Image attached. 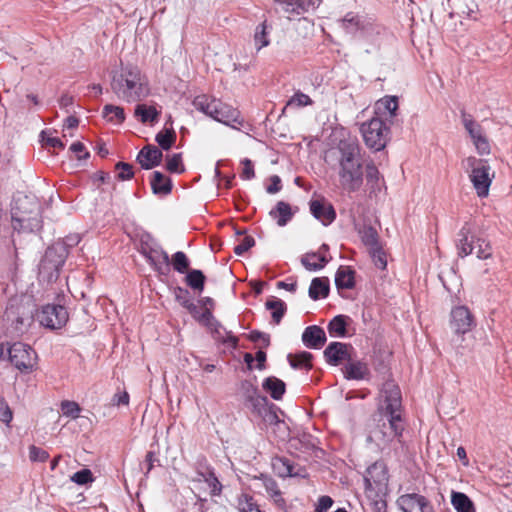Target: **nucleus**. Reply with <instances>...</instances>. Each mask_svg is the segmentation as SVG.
<instances>
[{
    "instance_id": "nucleus-1",
    "label": "nucleus",
    "mask_w": 512,
    "mask_h": 512,
    "mask_svg": "<svg viewBox=\"0 0 512 512\" xmlns=\"http://www.w3.org/2000/svg\"><path fill=\"white\" fill-rule=\"evenodd\" d=\"M383 404L378 408L376 425L369 431L367 442L374 443L376 447L384 451L397 440L401 443L404 431L402 418V398L399 387L392 381H388L382 388Z\"/></svg>"
},
{
    "instance_id": "nucleus-2",
    "label": "nucleus",
    "mask_w": 512,
    "mask_h": 512,
    "mask_svg": "<svg viewBox=\"0 0 512 512\" xmlns=\"http://www.w3.org/2000/svg\"><path fill=\"white\" fill-rule=\"evenodd\" d=\"M360 146L354 140H342L337 147L338 177L343 191L354 193L360 190L364 181Z\"/></svg>"
},
{
    "instance_id": "nucleus-3",
    "label": "nucleus",
    "mask_w": 512,
    "mask_h": 512,
    "mask_svg": "<svg viewBox=\"0 0 512 512\" xmlns=\"http://www.w3.org/2000/svg\"><path fill=\"white\" fill-rule=\"evenodd\" d=\"M110 87L116 97L125 103H136L150 94L149 81L136 65H125L111 72Z\"/></svg>"
},
{
    "instance_id": "nucleus-4",
    "label": "nucleus",
    "mask_w": 512,
    "mask_h": 512,
    "mask_svg": "<svg viewBox=\"0 0 512 512\" xmlns=\"http://www.w3.org/2000/svg\"><path fill=\"white\" fill-rule=\"evenodd\" d=\"M11 226L17 233H32L42 227V205L34 195H18L11 208Z\"/></svg>"
},
{
    "instance_id": "nucleus-5",
    "label": "nucleus",
    "mask_w": 512,
    "mask_h": 512,
    "mask_svg": "<svg viewBox=\"0 0 512 512\" xmlns=\"http://www.w3.org/2000/svg\"><path fill=\"white\" fill-rule=\"evenodd\" d=\"M367 506L372 512H385L387 508L389 472L386 463L378 460L367 467L364 474Z\"/></svg>"
},
{
    "instance_id": "nucleus-6",
    "label": "nucleus",
    "mask_w": 512,
    "mask_h": 512,
    "mask_svg": "<svg viewBox=\"0 0 512 512\" xmlns=\"http://www.w3.org/2000/svg\"><path fill=\"white\" fill-rule=\"evenodd\" d=\"M36 304L30 295L21 294L9 298L3 315L7 329L15 335L23 334L33 322Z\"/></svg>"
},
{
    "instance_id": "nucleus-7",
    "label": "nucleus",
    "mask_w": 512,
    "mask_h": 512,
    "mask_svg": "<svg viewBox=\"0 0 512 512\" xmlns=\"http://www.w3.org/2000/svg\"><path fill=\"white\" fill-rule=\"evenodd\" d=\"M456 246L460 257L475 253L477 258L486 260L493 254L490 242L477 234L474 225L468 222L460 229Z\"/></svg>"
},
{
    "instance_id": "nucleus-8",
    "label": "nucleus",
    "mask_w": 512,
    "mask_h": 512,
    "mask_svg": "<svg viewBox=\"0 0 512 512\" xmlns=\"http://www.w3.org/2000/svg\"><path fill=\"white\" fill-rule=\"evenodd\" d=\"M462 168L468 174L477 196L480 198L487 197L494 179V172L488 160L468 156L463 159Z\"/></svg>"
},
{
    "instance_id": "nucleus-9",
    "label": "nucleus",
    "mask_w": 512,
    "mask_h": 512,
    "mask_svg": "<svg viewBox=\"0 0 512 512\" xmlns=\"http://www.w3.org/2000/svg\"><path fill=\"white\" fill-rule=\"evenodd\" d=\"M66 258L67 252L63 244H52L48 247L39 264V280L46 283L56 281Z\"/></svg>"
},
{
    "instance_id": "nucleus-10",
    "label": "nucleus",
    "mask_w": 512,
    "mask_h": 512,
    "mask_svg": "<svg viewBox=\"0 0 512 512\" xmlns=\"http://www.w3.org/2000/svg\"><path fill=\"white\" fill-rule=\"evenodd\" d=\"M139 251L159 276L169 275L171 271L170 258L158 242L147 236L146 240H141Z\"/></svg>"
},
{
    "instance_id": "nucleus-11",
    "label": "nucleus",
    "mask_w": 512,
    "mask_h": 512,
    "mask_svg": "<svg viewBox=\"0 0 512 512\" xmlns=\"http://www.w3.org/2000/svg\"><path fill=\"white\" fill-rule=\"evenodd\" d=\"M360 131L368 148L380 151L386 147L390 129L380 117L362 123Z\"/></svg>"
},
{
    "instance_id": "nucleus-12",
    "label": "nucleus",
    "mask_w": 512,
    "mask_h": 512,
    "mask_svg": "<svg viewBox=\"0 0 512 512\" xmlns=\"http://www.w3.org/2000/svg\"><path fill=\"white\" fill-rule=\"evenodd\" d=\"M461 122L469 134L477 153L481 156L489 155L491 147L488 138L484 134L482 126L465 111L461 112Z\"/></svg>"
},
{
    "instance_id": "nucleus-13",
    "label": "nucleus",
    "mask_w": 512,
    "mask_h": 512,
    "mask_svg": "<svg viewBox=\"0 0 512 512\" xmlns=\"http://www.w3.org/2000/svg\"><path fill=\"white\" fill-rule=\"evenodd\" d=\"M9 360L20 371H30L33 368L35 352L31 346L15 342L8 348Z\"/></svg>"
},
{
    "instance_id": "nucleus-14",
    "label": "nucleus",
    "mask_w": 512,
    "mask_h": 512,
    "mask_svg": "<svg viewBox=\"0 0 512 512\" xmlns=\"http://www.w3.org/2000/svg\"><path fill=\"white\" fill-rule=\"evenodd\" d=\"M68 320L67 309L62 305L48 304L44 306L39 314L41 325L50 329H59Z\"/></svg>"
},
{
    "instance_id": "nucleus-15",
    "label": "nucleus",
    "mask_w": 512,
    "mask_h": 512,
    "mask_svg": "<svg viewBox=\"0 0 512 512\" xmlns=\"http://www.w3.org/2000/svg\"><path fill=\"white\" fill-rule=\"evenodd\" d=\"M450 325L455 334L464 335L475 326V321L466 306H457L451 311Z\"/></svg>"
},
{
    "instance_id": "nucleus-16",
    "label": "nucleus",
    "mask_w": 512,
    "mask_h": 512,
    "mask_svg": "<svg viewBox=\"0 0 512 512\" xmlns=\"http://www.w3.org/2000/svg\"><path fill=\"white\" fill-rule=\"evenodd\" d=\"M212 118L218 122L223 123L226 126L234 129H239L238 126L243 124V119L240 117V112L232 106L223 103L219 100L216 104V108L213 110Z\"/></svg>"
},
{
    "instance_id": "nucleus-17",
    "label": "nucleus",
    "mask_w": 512,
    "mask_h": 512,
    "mask_svg": "<svg viewBox=\"0 0 512 512\" xmlns=\"http://www.w3.org/2000/svg\"><path fill=\"white\" fill-rule=\"evenodd\" d=\"M196 471L198 480L207 484L211 495L217 496L221 494L223 486L215 475L214 469L207 464V461L204 457L198 460Z\"/></svg>"
},
{
    "instance_id": "nucleus-18",
    "label": "nucleus",
    "mask_w": 512,
    "mask_h": 512,
    "mask_svg": "<svg viewBox=\"0 0 512 512\" xmlns=\"http://www.w3.org/2000/svg\"><path fill=\"white\" fill-rule=\"evenodd\" d=\"M369 21L370 19L365 16L349 12L339 20V25L346 34L350 35L353 39L359 40Z\"/></svg>"
},
{
    "instance_id": "nucleus-19",
    "label": "nucleus",
    "mask_w": 512,
    "mask_h": 512,
    "mask_svg": "<svg viewBox=\"0 0 512 512\" xmlns=\"http://www.w3.org/2000/svg\"><path fill=\"white\" fill-rule=\"evenodd\" d=\"M353 347L342 342H331L324 350V357L328 364L338 366L350 359Z\"/></svg>"
},
{
    "instance_id": "nucleus-20",
    "label": "nucleus",
    "mask_w": 512,
    "mask_h": 512,
    "mask_svg": "<svg viewBox=\"0 0 512 512\" xmlns=\"http://www.w3.org/2000/svg\"><path fill=\"white\" fill-rule=\"evenodd\" d=\"M288 14L301 15L318 8L322 0H274Z\"/></svg>"
},
{
    "instance_id": "nucleus-21",
    "label": "nucleus",
    "mask_w": 512,
    "mask_h": 512,
    "mask_svg": "<svg viewBox=\"0 0 512 512\" xmlns=\"http://www.w3.org/2000/svg\"><path fill=\"white\" fill-rule=\"evenodd\" d=\"M342 373L347 380H366L370 377V369L367 362L350 359L342 367Z\"/></svg>"
},
{
    "instance_id": "nucleus-22",
    "label": "nucleus",
    "mask_w": 512,
    "mask_h": 512,
    "mask_svg": "<svg viewBox=\"0 0 512 512\" xmlns=\"http://www.w3.org/2000/svg\"><path fill=\"white\" fill-rule=\"evenodd\" d=\"M311 214L323 225L331 224L336 218V212L333 205L325 199L310 201Z\"/></svg>"
},
{
    "instance_id": "nucleus-23",
    "label": "nucleus",
    "mask_w": 512,
    "mask_h": 512,
    "mask_svg": "<svg viewBox=\"0 0 512 512\" xmlns=\"http://www.w3.org/2000/svg\"><path fill=\"white\" fill-rule=\"evenodd\" d=\"M162 151L154 146H144L137 155V161L143 169H152L161 163Z\"/></svg>"
},
{
    "instance_id": "nucleus-24",
    "label": "nucleus",
    "mask_w": 512,
    "mask_h": 512,
    "mask_svg": "<svg viewBox=\"0 0 512 512\" xmlns=\"http://www.w3.org/2000/svg\"><path fill=\"white\" fill-rule=\"evenodd\" d=\"M326 340L325 331L317 325L306 327L302 334L304 345L310 349H320Z\"/></svg>"
},
{
    "instance_id": "nucleus-25",
    "label": "nucleus",
    "mask_w": 512,
    "mask_h": 512,
    "mask_svg": "<svg viewBox=\"0 0 512 512\" xmlns=\"http://www.w3.org/2000/svg\"><path fill=\"white\" fill-rule=\"evenodd\" d=\"M397 503L402 512H413L414 510L423 512L428 505L426 498L416 493L400 496Z\"/></svg>"
},
{
    "instance_id": "nucleus-26",
    "label": "nucleus",
    "mask_w": 512,
    "mask_h": 512,
    "mask_svg": "<svg viewBox=\"0 0 512 512\" xmlns=\"http://www.w3.org/2000/svg\"><path fill=\"white\" fill-rule=\"evenodd\" d=\"M384 34L385 29L370 19L365 29L361 33L359 40L367 44H371L374 47H379Z\"/></svg>"
},
{
    "instance_id": "nucleus-27",
    "label": "nucleus",
    "mask_w": 512,
    "mask_h": 512,
    "mask_svg": "<svg viewBox=\"0 0 512 512\" xmlns=\"http://www.w3.org/2000/svg\"><path fill=\"white\" fill-rule=\"evenodd\" d=\"M322 250L327 251L328 246L323 244L320 247L319 252H309L303 255L301 258L302 265L309 271H317L324 268V266L328 263V259L324 254L321 253Z\"/></svg>"
},
{
    "instance_id": "nucleus-28",
    "label": "nucleus",
    "mask_w": 512,
    "mask_h": 512,
    "mask_svg": "<svg viewBox=\"0 0 512 512\" xmlns=\"http://www.w3.org/2000/svg\"><path fill=\"white\" fill-rule=\"evenodd\" d=\"M294 211L292 210L289 203L285 201L277 202L276 206L269 212V215L272 219L276 220L277 225L283 227L287 225L289 221L294 216Z\"/></svg>"
},
{
    "instance_id": "nucleus-29",
    "label": "nucleus",
    "mask_w": 512,
    "mask_h": 512,
    "mask_svg": "<svg viewBox=\"0 0 512 512\" xmlns=\"http://www.w3.org/2000/svg\"><path fill=\"white\" fill-rule=\"evenodd\" d=\"M335 285L338 289H352L355 285V271L350 266L341 265L335 275Z\"/></svg>"
},
{
    "instance_id": "nucleus-30",
    "label": "nucleus",
    "mask_w": 512,
    "mask_h": 512,
    "mask_svg": "<svg viewBox=\"0 0 512 512\" xmlns=\"http://www.w3.org/2000/svg\"><path fill=\"white\" fill-rule=\"evenodd\" d=\"M262 387L276 401L281 400L286 391V384L274 376L265 378Z\"/></svg>"
},
{
    "instance_id": "nucleus-31",
    "label": "nucleus",
    "mask_w": 512,
    "mask_h": 512,
    "mask_svg": "<svg viewBox=\"0 0 512 512\" xmlns=\"http://www.w3.org/2000/svg\"><path fill=\"white\" fill-rule=\"evenodd\" d=\"M272 31V25L266 20L258 24L254 31V45L257 51L267 47L270 44V34Z\"/></svg>"
},
{
    "instance_id": "nucleus-32",
    "label": "nucleus",
    "mask_w": 512,
    "mask_h": 512,
    "mask_svg": "<svg viewBox=\"0 0 512 512\" xmlns=\"http://www.w3.org/2000/svg\"><path fill=\"white\" fill-rule=\"evenodd\" d=\"M260 480L262 481V484L268 493V495L271 497V499L274 501V503L277 505L279 509H283L285 506V501L282 498V493L278 488V485L276 481L266 475H261Z\"/></svg>"
},
{
    "instance_id": "nucleus-33",
    "label": "nucleus",
    "mask_w": 512,
    "mask_h": 512,
    "mask_svg": "<svg viewBox=\"0 0 512 512\" xmlns=\"http://www.w3.org/2000/svg\"><path fill=\"white\" fill-rule=\"evenodd\" d=\"M272 466L277 475L283 478L300 475V472L296 470L293 463L285 457H276L273 459Z\"/></svg>"
},
{
    "instance_id": "nucleus-34",
    "label": "nucleus",
    "mask_w": 512,
    "mask_h": 512,
    "mask_svg": "<svg viewBox=\"0 0 512 512\" xmlns=\"http://www.w3.org/2000/svg\"><path fill=\"white\" fill-rule=\"evenodd\" d=\"M151 188L154 194L167 195L172 190V181L163 173L155 171L151 179Z\"/></svg>"
},
{
    "instance_id": "nucleus-35",
    "label": "nucleus",
    "mask_w": 512,
    "mask_h": 512,
    "mask_svg": "<svg viewBox=\"0 0 512 512\" xmlns=\"http://www.w3.org/2000/svg\"><path fill=\"white\" fill-rule=\"evenodd\" d=\"M247 400L251 404L253 412L257 415L268 407L267 398L258 394V389L252 384H249V389L247 390Z\"/></svg>"
},
{
    "instance_id": "nucleus-36",
    "label": "nucleus",
    "mask_w": 512,
    "mask_h": 512,
    "mask_svg": "<svg viewBox=\"0 0 512 512\" xmlns=\"http://www.w3.org/2000/svg\"><path fill=\"white\" fill-rule=\"evenodd\" d=\"M218 102V99L211 98L207 95H198L194 98L192 104L196 110L212 118L213 110L216 108Z\"/></svg>"
},
{
    "instance_id": "nucleus-37",
    "label": "nucleus",
    "mask_w": 512,
    "mask_h": 512,
    "mask_svg": "<svg viewBox=\"0 0 512 512\" xmlns=\"http://www.w3.org/2000/svg\"><path fill=\"white\" fill-rule=\"evenodd\" d=\"M451 504L457 512H474L472 500L462 492L452 491Z\"/></svg>"
},
{
    "instance_id": "nucleus-38",
    "label": "nucleus",
    "mask_w": 512,
    "mask_h": 512,
    "mask_svg": "<svg viewBox=\"0 0 512 512\" xmlns=\"http://www.w3.org/2000/svg\"><path fill=\"white\" fill-rule=\"evenodd\" d=\"M329 293V281L327 278H314L309 287V297L313 300L325 298Z\"/></svg>"
},
{
    "instance_id": "nucleus-39",
    "label": "nucleus",
    "mask_w": 512,
    "mask_h": 512,
    "mask_svg": "<svg viewBox=\"0 0 512 512\" xmlns=\"http://www.w3.org/2000/svg\"><path fill=\"white\" fill-rule=\"evenodd\" d=\"M365 177L370 194L376 193L381 189V175L377 167L373 163H369L365 167Z\"/></svg>"
},
{
    "instance_id": "nucleus-40",
    "label": "nucleus",
    "mask_w": 512,
    "mask_h": 512,
    "mask_svg": "<svg viewBox=\"0 0 512 512\" xmlns=\"http://www.w3.org/2000/svg\"><path fill=\"white\" fill-rule=\"evenodd\" d=\"M265 307L272 311V319L275 324H279L285 315L287 306L286 303L276 297H271L265 303Z\"/></svg>"
},
{
    "instance_id": "nucleus-41",
    "label": "nucleus",
    "mask_w": 512,
    "mask_h": 512,
    "mask_svg": "<svg viewBox=\"0 0 512 512\" xmlns=\"http://www.w3.org/2000/svg\"><path fill=\"white\" fill-rule=\"evenodd\" d=\"M134 115L139 118L141 123L156 122L160 112L153 106H146L145 104H138L135 107Z\"/></svg>"
},
{
    "instance_id": "nucleus-42",
    "label": "nucleus",
    "mask_w": 512,
    "mask_h": 512,
    "mask_svg": "<svg viewBox=\"0 0 512 512\" xmlns=\"http://www.w3.org/2000/svg\"><path fill=\"white\" fill-rule=\"evenodd\" d=\"M359 235L363 244L369 247L370 250L380 246L378 233L372 226L364 225L359 229Z\"/></svg>"
},
{
    "instance_id": "nucleus-43",
    "label": "nucleus",
    "mask_w": 512,
    "mask_h": 512,
    "mask_svg": "<svg viewBox=\"0 0 512 512\" xmlns=\"http://www.w3.org/2000/svg\"><path fill=\"white\" fill-rule=\"evenodd\" d=\"M155 141L163 150H169L176 141V132L173 127H166L156 134Z\"/></svg>"
},
{
    "instance_id": "nucleus-44",
    "label": "nucleus",
    "mask_w": 512,
    "mask_h": 512,
    "mask_svg": "<svg viewBox=\"0 0 512 512\" xmlns=\"http://www.w3.org/2000/svg\"><path fill=\"white\" fill-rule=\"evenodd\" d=\"M171 265L176 272L185 274L188 272L190 260L184 252L177 251L170 259V266Z\"/></svg>"
},
{
    "instance_id": "nucleus-45",
    "label": "nucleus",
    "mask_w": 512,
    "mask_h": 512,
    "mask_svg": "<svg viewBox=\"0 0 512 512\" xmlns=\"http://www.w3.org/2000/svg\"><path fill=\"white\" fill-rule=\"evenodd\" d=\"M102 114L110 122L122 123L125 120V112L121 106L107 104L103 107Z\"/></svg>"
},
{
    "instance_id": "nucleus-46",
    "label": "nucleus",
    "mask_w": 512,
    "mask_h": 512,
    "mask_svg": "<svg viewBox=\"0 0 512 512\" xmlns=\"http://www.w3.org/2000/svg\"><path fill=\"white\" fill-rule=\"evenodd\" d=\"M206 277L201 270L193 269L187 272L186 283L194 290L203 291Z\"/></svg>"
},
{
    "instance_id": "nucleus-47",
    "label": "nucleus",
    "mask_w": 512,
    "mask_h": 512,
    "mask_svg": "<svg viewBox=\"0 0 512 512\" xmlns=\"http://www.w3.org/2000/svg\"><path fill=\"white\" fill-rule=\"evenodd\" d=\"M289 363L295 369H306L312 368L311 359L312 354L309 352H302L295 356L289 355Z\"/></svg>"
},
{
    "instance_id": "nucleus-48",
    "label": "nucleus",
    "mask_w": 512,
    "mask_h": 512,
    "mask_svg": "<svg viewBox=\"0 0 512 512\" xmlns=\"http://www.w3.org/2000/svg\"><path fill=\"white\" fill-rule=\"evenodd\" d=\"M239 512H261L253 496L248 493H242L238 497Z\"/></svg>"
},
{
    "instance_id": "nucleus-49",
    "label": "nucleus",
    "mask_w": 512,
    "mask_h": 512,
    "mask_svg": "<svg viewBox=\"0 0 512 512\" xmlns=\"http://www.w3.org/2000/svg\"><path fill=\"white\" fill-rule=\"evenodd\" d=\"M346 325V317L337 315L329 322L328 331L331 335L342 337L346 334Z\"/></svg>"
},
{
    "instance_id": "nucleus-50",
    "label": "nucleus",
    "mask_w": 512,
    "mask_h": 512,
    "mask_svg": "<svg viewBox=\"0 0 512 512\" xmlns=\"http://www.w3.org/2000/svg\"><path fill=\"white\" fill-rule=\"evenodd\" d=\"M313 102L311 98L307 95L302 93L301 91H297L286 103V106L284 108L287 109L288 107L293 108H301L308 105H311Z\"/></svg>"
},
{
    "instance_id": "nucleus-51",
    "label": "nucleus",
    "mask_w": 512,
    "mask_h": 512,
    "mask_svg": "<svg viewBox=\"0 0 512 512\" xmlns=\"http://www.w3.org/2000/svg\"><path fill=\"white\" fill-rule=\"evenodd\" d=\"M166 160V168L169 172L180 174L185 171L180 153L167 156Z\"/></svg>"
},
{
    "instance_id": "nucleus-52",
    "label": "nucleus",
    "mask_w": 512,
    "mask_h": 512,
    "mask_svg": "<svg viewBox=\"0 0 512 512\" xmlns=\"http://www.w3.org/2000/svg\"><path fill=\"white\" fill-rule=\"evenodd\" d=\"M174 295H175V299L185 309H187V308L194 309V302L192 301L190 293L187 289L182 288V287H176L174 290Z\"/></svg>"
},
{
    "instance_id": "nucleus-53",
    "label": "nucleus",
    "mask_w": 512,
    "mask_h": 512,
    "mask_svg": "<svg viewBox=\"0 0 512 512\" xmlns=\"http://www.w3.org/2000/svg\"><path fill=\"white\" fill-rule=\"evenodd\" d=\"M262 418V421L265 426L268 425H278L280 424V419L274 410V405L268 406L264 411H262L259 415Z\"/></svg>"
},
{
    "instance_id": "nucleus-54",
    "label": "nucleus",
    "mask_w": 512,
    "mask_h": 512,
    "mask_svg": "<svg viewBox=\"0 0 512 512\" xmlns=\"http://www.w3.org/2000/svg\"><path fill=\"white\" fill-rule=\"evenodd\" d=\"M71 481L78 485H86L88 483H92L94 481V477L91 470L85 468L75 472L71 476Z\"/></svg>"
},
{
    "instance_id": "nucleus-55",
    "label": "nucleus",
    "mask_w": 512,
    "mask_h": 512,
    "mask_svg": "<svg viewBox=\"0 0 512 512\" xmlns=\"http://www.w3.org/2000/svg\"><path fill=\"white\" fill-rule=\"evenodd\" d=\"M380 104L383 105L389 118L396 116L398 110V98L396 96H386L381 100Z\"/></svg>"
},
{
    "instance_id": "nucleus-56",
    "label": "nucleus",
    "mask_w": 512,
    "mask_h": 512,
    "mask_svg": "<svg viewBox=\"0 0 512 512\" xmlns=\"http://www.w3.org/2000/svg\"><path fill=\"white\" fill-rule=\"evenodd\" d=\"M61 411L65 416L77 418L81 409L78 403L66 400L61 403Z\"/></svg>"
},
{
    "instance_id": "nucleus-57",
    "label": "nucleus",
    "mask_w": 512,
    "mask_h": 512,
    "mask_svg": "<svg viewBox=\"0 0 512 512\" xmlns=\"http://www.w3.org/2000/svg\"><path fill=\"white\" fill-rule=\"evenodd\" d=\"M49 458V453L35 445H31L29 447V459L32 462H46Z\"/></svg>"
},
{
    "instance_id": "nucleus-58",
    "label": "nucleus",
    "mask_w": 512,
    "mask_h": 512,
    "mask_svg": "<svg viewBox=\"0 0 512 512\" xmlns=\"http://www.w3.org/2000/svg\"><path fill=\"white\" fill-rule=\"evenodd\" d=\"M13 419V412L10 409L7 401L0 396V421L6 426H10Z\"/></svg>"
},
{
    "instance_id": "nucleus-59",
    "label": "nucleus",
    "mask_w": 512,
    "mask_h": 512,
    "mask_svg": "<svg viewBox=\"0 0 512 512\" xmlns=\"http://www.w3.org/2000/svg\"><path fill=\"white\" fill-rule=\"evenodd\" d=\"M116 169L119 170L117 177L120 180H130L134 176L133 167L126 162H118Z\"/></svg>"
},
{
    "instance_id": "nucleus-60",
    "label": "nucleus",
    "mask_w": 512,
    "mask_h": 512,
    "mask_svg": "<svg viewBox=\"0 0 512 512\" xmlns=\"http://www.w3.org/2000/svg\"><path fill=\"white\" fill-rule=\"evenodd\" d=\"M41 141L44 146L55 149H64V143L58 137L48 136L45 131L41 132Z\"/></svg>"
},
{
    "instance_id": "nucleus-61",
    "label": "nucleus",
    "mask_w": 512,
    "mask_h": 512,
    "mask_svg": "<svg viewBox=\"0 0 512 512\" xmlns=\"http://www.w3.org/2000/svg\"><path fill=\"white\" fill-rule=\"evenodd\" d=\"M255 245V240L252 236H245L241 242L235 246L234 253L238 256L243 255L251 247Z\"/></svg>"
},
{
    "instance_id": "nucleus-62",
    "label": "nucleus",
    "mask_w": 512,
    "mask_h": 512,
    "mask_svg": "<svg viewBox=\"0 0 512 512\" xmlns=\"http://www.w3.org/2000/svg\"><path fill=\"white\" fill-rule=\"evenodd\" d=\"M370 252L374 259L375 265L381 269H384L387 265V262L381 246L371 249Z\"/></svg>"
},
{
    "instance_id": "nucleus-63",
    "label": "nucleus",
    "mask_w": 512,
    "mask_h": 512,
    "mask_svg": "<svg viewBox=\"0 0 512 512\" xmlns=\"http://www.w3.org/2000/svg\"><path fill=\"white\" fill-rule=\"evenodd\" d=\"M241 163L243 165V168H242L240 177L244 180H250V179L254 178L255 172H254V167H253L251 160L246 158V159L242 160Z\"/></svg>"
},
{
    "instance_id": "nucleus-64",
    "label": "nucleus",
    "mask_w": 512,
    "mask_h": 512,
    "mask_svg": "<svg viewBox=\"0 0 512 512\" xmlns=\"http://www.w3.org/2000/svg\"><path fill=\"white\" fill-rule=\"evenodd\" d=\"M209 330L211 331L213 338L218 342L222 340L225 336V331H227L218 320L213 322L211 327H209Z\"/></svg>"
}]
</instances>
